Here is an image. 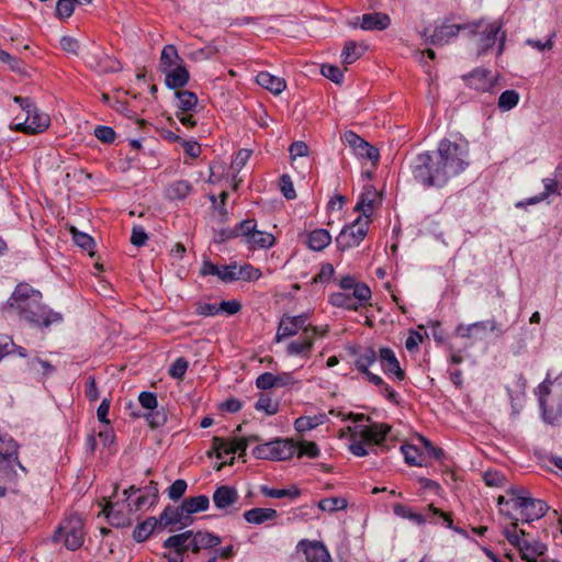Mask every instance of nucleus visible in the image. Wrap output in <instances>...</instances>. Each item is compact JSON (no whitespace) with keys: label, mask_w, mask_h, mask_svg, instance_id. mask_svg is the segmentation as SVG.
<instances>
[{"label":"nucleus","mask_w":562,"mask_h":562,"mask_svg":"<svg viewBox=\"0 0 562 562\" xmlns=\"http://www.w3.org/2000/svg\"><path fill=\"white\" fill-rule=\"evenodd\" d=\"M470 165L469 145L464 140L443 138L437 149L418 154L411 162L413 179L422 187L442 188Z\"/></svg>","instance_id":"obj_1"},{"label":"nucleus","mask_w":562,"mask_h":562,"mask_svg":"<svg viewBox=\"0 0 562 562\" xmlns=\"http://www.w3.org/2000/svg\"><path fill=\"white\" fill-rule=\"evenodd\" d=\"M42 292L26 282L19 283L2 304L3 317L16 316L32 328L44 329L63 322V315L42 302Z\"/></svg>","instance_id":"obj_2"},{"label":"nucleus","mask_w":562,"mask_h":562,"mask_svg":"<svg viewBox=\"0 0 562 562\" xmlns=\"http://www.w3.org/2000/svg\"><path fill=\"white\" fill-rule=\"evenodd\" d=\"M508 498L499 496L497 503L518 517V522L530 524L542 518L549 510V506L542 499L535 498L521 486L510 487L507 491Z\"/></svg>","instance_id":"obj_3"},{"label":"nucleus","mask_w":562,"mask_h":562,"mask_svg":"<svg viewBox=\"0 0 562 562\" xmlns=\"http://www.w3.org/2000/svg\"><path fill=\"white\" fill-rule=\"evenodd\" d=\"M393 512L397 517L408 519L418 526L425 525L427 521L438 524V520L441 519L447 528L452 529L460 535H465L463 529L453 525V520L449 514L436 508L432 504L427 506L425 514L415 513L411 507L403 504H395L393 506Z\"/></svg>","instance_id":"obj_4"},{"label":"nucleus","mask_w":562,"mask_h":562,"mask_svg":"<svg viewBox=\"0 0 562 562\" xmlns=\"http://www.w3.org/2000/svg\"><path fill=\"white\" fill-rule=\"evenodd\" d=\"M481 27L474 33L479 34L477 41V55H485L495 44H497V56H501L505 49L506 33L502 32L503 22L493 21L491 23H484L483 20Z\"/></svg>","instance_id":"obj_5"},{"label":"nucleus","mask_w":562,"mask_h":562,"mask_svg":"<svg viewBox=\"0 0 562 562\" xmlns=\"http://www.w3.org/2000/svg\"><path fill=\"white\" fill-rule=\"evenodd\" d=\"M481 21H474L464 24H449L447 22L435 27L431 35L427 36V31H423L420 36L425 38V43L435 46H443L456 38L461 31H468L469 33H475L481 27Z\"/></svg>","instance_id":"obj_6"},{"label":"nucleus","mask_w":562,"mask_h":562,"mask_svg":"<svg viewBox=\"0 0 562 562\" xmlns=\"http://www.w3.org/2000/svg\"><path fill=\"white\" fill-rule=\"evenodd\" d=\"M18 443L7 435H0V480L11 481L15 476V465L22 471L25 468L18 460Z\"/></svg>","instance_id":"obj_7"},{"label":"nucleus","mask_w":562,"mask_h":562,"mask_svg":"<svg viewBox=\"0 0 562 562\" xmlns=\"http://www.w3.org/2000/svg\"><path fill=\"white\" fill-rule=\"evenodd\" d=\"M551 385H553V381L547 376L538 385L536 392L539 397L542 418L548 424H553L562 416V400L552 396Z\"/></svg>","instance_id":"obj_8"},{"label":"nucleus","mask_w":562,"mask_h":562,"mask_svg":"<svg viewBox=\"0 0 562 562\" xmlns=\"http://www.w3.org/2000/svg\"><path fill=\"white\" fill-rule=\"evenodd\" d=\"M83 522L80 517L71 516L55 531L54 541H64L68 550L75 551L83 543Z\"/></svg>","instance_id":"obj_9"},{"label":"nucleus","mask_w":562,"mask_h":562,"mask_svg":"<svg viewBox=\"0 0 562 562\" xmlns=\"http://www.w3.org/2000/svg\"><path fill=\"white\" fill-rule=\"evenodd\" d=\"M369 223V220L358 216L351 224L345 226L336 237L338 249L345 251L359 246L367 236Z\"/></svg>","instance_id":"obj_10"},{"label":"nucleus","mask_w":562,"mask_h":562,"mask_svg":"<svg viewBox=\"0 0 562 562\" xmlns=\"http://www.w3.org/2000/svg\"><path fill=\"white\" fill-rule=\"evenodd\" d=\"M370 299V288L366 283H360L351 295L344 292H336L329 296L328 302L336 307L358 311L360 307L366 306Z\"/></svg>","instance_id":"obj_11"},{"label":"nucleus","mask_w":562,"mask_h":562,"mask_svg":"<svg viewBox=\"0 0 562 562\" xmlns=\"http://www.w3.org/2000/svg\"><path fill=\"white\" fill-rule=\"evenodd\" d=\"M25 117L23 121L20 116H16L14 121V130L24 134L34 135L47 130L50 123V119L47 114L40 112L36 105L33 103L32 108L24 111Z\"/></svg>","instance_id":"obj_12"},{"label":"nucleus","mask_w":562,"mask_h":562,"mask_svg":"<svg viewBox=\"0 0 562 562\" xmlns=\"http://www.w3.org/2000/svg\"><path fill=\"white\" fill-rule=\"evenodd\" d=\"M295 562H333L326 546L316 540L303 539L296 544Z\"/></svg>","instance_id":"obj_13"},{"label":"nucleus","mask_w":562,"mask_h":562,"mask_svg":"<svg viewBox=\"0 0 562 562\" xmlns=\"http://www.w3.org/2000/svg\"><path fill=\"white\" fill-rule=\"evenodd\" d=\"M85 60L91 69L100 74L116 72L121 70L120 61L108 55L101 48L88 52Z\"/></svg>","instance_id":"obj_14"},{"label":"nucleus","mask_w":562,"mask_h":562,"mask_svg":"<svg viewBox=\"0 0 562 562\" xmlns=\"http://www.w3.org/2000/svg\"><path fill=\"white\" fill-rule=\"evenodd\" d=\"M248 446L249 439H245L244 437H234L231 440L222 437H213L212 439V449L214 450L217 459H221L223 454L234 453H238L239 458H244Z\"/></svg>","instance_id":"obj_15"},{"label":"nucleus","mask_w":562,"mask_h":562,"mask_svg":"<svg viewBox=\"0 0 562 562\" xmlns=\"http://www.w3.org/2000/svg\"><path fill=\"white\" fill-rule=\"evenodd\" d=\"M342 138L345 143L352 148L355 155L371 160L374 164L378 162L380 158L379 150L361 138L357 133L346 131Z\"/></svg>","instance_id":"obj_16"},{"label":"nucleus","mask_w":562,"mask_h":562,"mask_svg":"<svg viewBox=\"0 0 562 562\" xmlns=\"http://www.w3.org/2000/svg\"><path fill=\"white\" fill-rule=\"evenodd\" d=\"M467 85L479 92H492L497 82V77L491 70L476 68L464 76Z\"/></svg>","instance_id":"obj_17"},{"label":"nucleus","mask_w":562,"mask_h":562,"mask_svg":"<svg viewBox=\"0 0 562 562\" xmlns=\"http://www.w3.org/2000/svg\"><path fill=\"white\" fill-rule=\"evenodd\" d=\"M193 522V518L184 512V506L181 503L180 506H167L159 516V527L165 529L169 526L179 525L180 528L190 526Z\"/></svg>","instance_id":"obj_18"},{"label":"nucleus","mask_w":562,"mask_h":562,"mask_svg":"<svg viewBox=\"0 0 562 562\" xmlns=\"http://www.w3.org/2000/svg\"><path fill=\"white\" fill-rule=\"evenodd\" d=\"M103 513L109 522L114 527H125L131 522L127 502H125V499L122 503L108 501L103 507Z\"/></svg>","instance_id":"obj_19"},{"label":"nucleus","mask_w":562,"mask_h":562,"mask_svg":"<svg viewBox=\"0 0 562 562\" xmlns=\"http://www.w3.org/2000/svg\"><path fill=\"white\" fill-rule=\"evenodd\" d=\"M391 24V18L389 14L383 12L366 13L356 19L352 22L353 27H360L364 31H383L386 30Z\"/></svg>","instance_id":"obj_20"},{"label":"nucleus","mask_w":562,"mask_h":562,"mask_svg":"<svg viewBox=\"0 0 562 562\" xmlns=\"http://www.w3.org/2000/svg\"><path fill=\"white\" fill-rule=\"evenodd\" d=\"M316 330L317 327L315 326L304 328V331L297 340L288 344L286 353L289 356H307L313 348Z\"/></svg>","instance_id":"obj_21"},{"label":"nucleus","mask_w":562,"mask_h":562,"mask_svg":"<svg viewBox=\"0 0 562 562\" xmlns=\"http://www.w3.org/2000/svg\"><path fill=\"white\" fill-rule=\"evenodd\" d=\"M212 499L214 506L217 509L228 514L229 508H232L238 502L239 495L236 487L229 485H221L215 488Z\"/></svg>","instance_id":"obj_22"},{"label":"nucleus","mask_w":562,"mask_h":562,"mask_svg":"<svg viewBox=\"0 0 562 562\" xmlns=\"http://www.w3.org/2000/svg\"><path fill=\"white\" fill-rule=\"evenodd\" d=\"M307 316L305 314L296 316H283L279 323L276 340L280 341L285 337H291L297 334L300 329L306 328L305 323Z\"/></svg>","instance_id":"obj_23"},{"label":"nucleus","mask_w":562,"mask_h":562,"mask_svg":"<svg viewBox=\"0 0 562 562\" xmlns=\"http://www.w3.org/2000/svg\"><path fill=\"white\" fill-rule=\"evenodd\" d=\"M379 359L383 368V371L386 374H393L398 381L404 380L405 373L401 369L400 362L391 348H381L379 351Z\"/></svg>","instance_id":"obj_24"},{"label":"nucleus","mask_w":562,"mask_h":562,"mask_svg":"<svg viewBox=\"0 0 562 562\" xmlns=\"http://www.w3.org/2000/svg\"><path fill=\"white\" fill-rule=\"evenodd\" d=\"M164 74L166 87L172 90L183 88L190 80V74L184 64L170 68Z\"/></svg>","instance_id":"obj_25"},{"label":"nucleus","mask_w":562,"mask_h":562,"mask_svg":"<svg viewBox=\"0 0 562 562\" xmlns=\"http://www.w3.org/2000/svg\"><path fill=\"white\" fill-rule=\"evenodd\" d=\"M390 431V425L373 423L370 426L363 427L360 430V436L364 441L373 442L380 446L385 440V437Z\"/></svg>","instance_id":"obj_26"},{"label":"nucleus","mask_w":562,"mask_h":562,"mask_svg":"<svg viewBox=\"0 0 562 562\" xmlns=\"http://www.w3.org/2000/svg\"><path fill=\"white\" fill-rule=\"evenodd\" d=\"M376 191L373 187H366L363 192L360 194L356 205L355 211L360 212L363 220H369L373 211L374 202H375Z\"/></svg>","instance_id":"obj_27"},{"label":"nucleus","mask_w":562,"mask_h":562,"mask_svg":"<svg viewBox=\"0 0 562 562\" xmlns=\"http://www.w3.org/2000/svg\"><path fill=\"white\" fill-rule=\"evenodd\" d=\"M499 512L501 514L506 515L507 517L513 519V522L504 529V536L510 544H513L519 550L524 541H526L525 539H522V537L526 536V531L524 529H520L519 532L517 531V516H514L509 510L505 512V508L503 507H501Z\"/></svg>","instance_id":"obj_28"},{"label":"nucleus","mask_w":562,"mask_h":562,"mask_svg":"<svg viewBox=\"0 0 562 562\" xmlns=\"http://www.w3.org/2000/svg\"><path fill=\"white\" fill-rule=\"evenodd\" d=\"M547 550V546L541 541L526 540L521 544L519 552L521 554V559L526 562H538V559L543 557Z\"/></svg>","instance_id":"obj_29"},{"label":"nucleus","mask_w":562,"mask_h":562,"mask_svg":"<svg viewBox=\"0 0 562 562\" xmlns=\"http://www.w3.org/2000/svg\"><path fill=\"white\" fill-rule=\"evenodd\" d=\"M256 81L260 87L269 90L273 94H280L286 87L283 78L268 71H260L256 77Z\"/></svg>","instance_id":"obj_30"},{"label":"nucleus","mask_w":562,"mask_h":562,"mask_svg":"<svg viewBox=\"0 0 562 562\" xmlns=\"http://www.w3.org/2000/svg\"><path fill=\"white\" fill-rule=\"evenodd\" d=\"M274 461L288 460L296 452V443L292 439L277 438L272 440Z\"/></svg>","instance_id":"obj_31"},{"label":"nucleus","mask_w":562,"mask_h":562,"mask_svg":"<svg viewBox=\"0 0 562 562\" xmlns=\"http://www.w3.org/2000/svg\"><path fill=\"white\" fill-rule=\"evenodd\" d=\"M278 517V512L273 508H251L244 513V518L247 522L254 525H261L268 520H273Z\"/></svg>","instance_id":"obj_32"},{"label":"nucleus","mask_w":562,"mask_h":562,"mask_svg":"<svg viewBox=\"0 0 562 562\" xmlns=\"http://www.w3.org/2000/svg\"><path fill=\"white\" fill-rule=\"evenodd\" d=\"M181 64H183V59L179 56L176 46L172 44L164 46L159 61L161 72Z\"/></svg>","instance_id":"obj_33"},{"label":"nucleus","mask_w":562,"mask_h":562,"mask_svg":"<svg viewBox=\"0 0 562 562\" xmlns=\"http://www.w3.org/2000/svg\"><path fill=\"white\" fill-rule=\"evenodd\" d=\"M156 528H160L159 518L148 517L134 528L133 539L136 542H144L151 536Z\"/></svg>","instance_id":"obj_34"},{"label":"nucleus","mask_w":562,"mask_h":562,"mask_svg":"<svg viewBox=\"0 0 562 562\" xmlns=\"http://www.w3.org/2000/svg\"><path fill=\"white\" fill-rule=\"evenodd\" d=\"M191 536H193V530H187L181 533L172 535L164 541L162 547L165 549H173L175 552L184 554V552L189 550L187 542Z\"/></svg>","instance_id":"obj_35"},{"label":"nucleus","mask_w":562,"mask_h":562,"mask_svg":"<svg viewBox=\"0 0 562 562\" xmlns=\"http://www.w3.org/2000/svg\"><path fill=\"white\" fill-rule=\"evenodd\" d=\"M331 241V236L327 229L318 228L308 234L307 246L315 251L325 249Z\"/></svg>","instance_id":"obj_36"},{"label":"nucleus","mask_w":562,"mask_h":562,"mask_svg":"<svg viewBox=\"0 0 562 562\" xmlns=\"http://www.w3.org/2000/svg\"><path fill=\"white\" fill-rule=\"evenodd\" d=\"M184 512L192 517L193 514L205 512L210 506V498L206 495L187 497L182 501Z\"/></svg>","instance_id":"obj_37"},{"label":"nucleus","mask_w":562,"mask_h":562,"mask_svg":"<svg viewBox=\"0 0 562 562\" xmlns=\"http://www.w3.org/2000/svg\"><path fill=\"white\" fill-rule=\"evenodd\" d=\"M542 182L544 186V191L542 193H540L539 195L529 198L527 200L517 202L516 207L521 209V207H525L526 205L537 204V203L543 201L544 199H547L551 193L555 192L558 183L554 179L546 178L542 180Z\"/></svg>","instance_id":"obj_38"},{"label":"nucleus","mask_w":562,"mask_h":562,"mask_svg":"<svg viewBox=\"0 0 562 562\" xmlns=\"http://www.w3.org/2000/svg\"><path fill=\"white\" fill-rule=\"evenodd\" d=\"M175 94L178 99V109L181 112H190L195 109L198 104V97L194 92L189 90H177Z\"/></svg>","instance_id":"obj_39"},{"label":"nucleus","mask_w":562,"mask_h":562,"mask_svg":"<svg viewBox=\"0 0 562 562\" xmlns=\"http://www.w3.org/2000/svg\"><path fill=\"white\" fill-rule=\"evenodd\" d=\"M260 492L267 496L272 498H296L301 495V491L296 486H292L290 488H271L266 485L260 487Z\"/></svg>","instance_id":"obj_40"},{"label":"nucleus","mask_w":562,"mask_h":562,"mask_svg":"<svg viewBox=\"0 0 562 562\" xmlns=\"http://www.w3.org/2000/svg\"><path fill=\"white\" fill-rule=\"evenodd\" d=\"M324 423V415L301 416L295 419L294 428L299 432H305L316 428Z\"/></svg>","instance_id":"obj_41"},{"label":"nucleus","mask_w":562,"mask_h":562,"mask_svg":"<svg viewBox=\"0 0 562 562\" xmlns=\"http://www.w3.org/2000/svg\"><path fill=\"white\" fill-rule=\"evenodd\" d=\"M519 100L520 95L516 90H505L498 98L497 106L499 111L507 112L517 106Z\"/></svg>","instance_id":"obj_42"},{"label":"nucleus","mask_w":562,"mask_h":562,"mask_svg":"<svg viewBox=\"0 0 562 562\" xmlns=\"http://www.w3.org/2000/svg\"><path fill=\"white\" fill-rule=\"evenodd\" d=\"M274 241L276 239L272 234L257 229L250 235L249 239H247V243L256 248H269L274 245Z\"/></svg>","instance_id":"obj_43"},{"label":"nucleus","mask_w":562,"mask_h":562,"mask_svg":"<svg viewBox=\"0 0 562 562\" xmlns=\"http://www.w3.org/2000/svg\"><path fill=\"white\" fill-rule=\"evenodd\" d=\"M401 451L404 456V460L405 462L411 465V467H424L426 465L423 461V458H422V454L418 450V448H416L415 446L413 445H402L401 446Z\"/></svg>","instance_id":"obj_44"},{"label":"nucleus","mask_w":562,"mask_h":562,"mask_svg":"<svg viewBox=\"0 0 562 562\" xmlns=\"http://www.w3.org/2000/svg\"><path fill=\"white\" fill-rule=\"evenodd\" d=\"M348 502L344 497H327L318 502L317 507L323 512L335 513L346 509Z\"/></svg>","instance_id":"obj_45"},{"label":"nucleus","mask_w":562,"mask_h":562,"mask_svg":"<svg viewBox=\"0 0 562 562\" xmlns=\"http://www.w3.org/2000/svg\"><path fill=\"white\" fill-rule=\"evenodd\" d=\"M139 495L135 498L133 496L127 499V495H124L125 502H127L128 513H137L144 512L150 508L155 503L147 498V496L143 493H138Z\"/></svg>","instance_id":"obj_46"},{"label":"nucleus","mask_w":562,"mask_h":562,"mask_svg":"<svg viewBox=\"0 0 562 562\" xmlns=\"http://www.w3.org/2000/svg\"><path fill=\"white\" fill-rule=\"evenodd\" d=\"M136 493L145 494L147 496V498H149L150 501H153L156 504L157 498H158L157 483L154 482V481H150L149 484L146 485L143 488H137L135 486H130L128 488H125L123 491V495H127V499H130Z\"/></svg>","instance_id":"obj_47"},{"label":"nucleus","mask_w":562,"mask_h":562,"mask_svg":"<svg viewBox=\"0 0 562 562\" xmlns=\"http://www.w3.org/2000/svg\"><path fill=\"white\" fill-rule=\"evenodd\" d=\"M363 53V49L355 42L348 41L345 44V47L341 53L342 63L346 65H350L358 60Z\"/></svg>","instance_id":"obj_48"},{"label":"nucleus","mask_w":562,"mask_h":562,"mask_svg":"<svg viewBox=\"0 0 562 562\" xmlns=\"http://www.w3.org/2000/svg\"><path fill=\"white\" fill-rule=\"evenodd\" d=\"M376 361V352L373 348H366L361 353L358 355L355 366L361 372H367L374 362Z\"/></svg>","instance_id":"obj_49"},{"label":"nucleus","mask_w":562,"mask_h":562,"mask_svg":"<svg viewBox=\"0 0 562 562\" xmlns=\"http://www.w3.org/2000/svg\"><path fill=\"white\" fill-rule=\"evenodd\" d=\"M192 190V186L187 180H179L172 183L168 189V195L171 199L182 200L187 198Z\"/></svg>","instance_id":"obj_50"},{"label":"nucleus","mask_w":562,"mask_h":562,"mask_svg":"<svg viewBox=\"0 0 562 562\" xmlns=\"http://www.w3.org/2000/svg\"><path fill=\"white\" fill-rule=\"evenodd\" d=\"M196 536L200 547L202 549H212L222 543V538L207 530H199L194 532Z\"/></svg>","instance_id":"obj_51"},{"label":"nucleus","mask_w":562,"mask_h":562,"mask_svg":"<svg viewBox=\"0 0 562 562\" xmlns=\"http://www.w3.org/2000/svg\"><path fill=\"white\" fill-rule=\"evenodd\" d=\"M145 418L151 428H158L167 423V413L164 407L149 411L145 414Z\"/></svg>","instance_id":"obj_52"},{"label":"nucleus","mask_w":562,"mask_h":562,"mask_svg":"<svg viewBox=\"0 0 562 562\" xmlns=\"http://www.w3.org/2000/svg\"><path fill=\"white\" fill-rule=\"evenodd\" d=\"M71 234H72V239L77 246H79L80 248H82L87 251L92 250V248L94 247V240L90 235L79 232L75 227L71 228Z\"/></svg>","instance_id":"obj_53"},{"label":"nucleus","mask_w":562,"mask_h":562,"mask_svg":"<svg viewBox=\"0 0 562 562\" xmlns=\"http://www.w3.org/2000/svg\"><path fill=\"white\" fill-rule=\"evenodd\" d=\"M296 453L299 458L306 456L308 458H317L321 453L318 446L314 441H301L296 445Z\"/></svg>","instance_id":"obj_54"},{"label":"nucleus","mask_w":562,"mask_h":562,"mask_svg":"<svg viewBox=\"0 0 562 562\" xmlns=\"http://www.w3.org/2000/svg\"><path fill=\"white\" fill-rule=\"evenodd\" d=\"M279 187L280 191L286 200H294L296 198V192L292 179L288 173H284L280 177Z\"/></svg>","instance_id":"obj_55"},{"label":"nucleus","mask_w":562,"mask_h":562,"mask_svg":"<svg viewBox=\"0 0 562 562\" xmlns=\"http://www.w3.org/2000/svg\"><path fill=\"white\" fill-rule=\"evenodd\" d=\"M321 72L325 78H328L335 83H340L344 80V72L337 66L324 64L322 65Z\"/></svg>","instance_id":"obj_56"},{"label":"nucleus","mask_w":562,"mask_h":562,"mask_svg":"<svg viewBox=\"0 0 562 562\" xmlns=\"http://www.w3.org/2000/svg\"><path fill=\"white\" fill-rule=\"evenodd\" d=\"M218 273L220 274L217 276V278L225 283H231V282L238 280V276L236 274L237 273V265L236 263H231V265H225V266L218 267Z\"/></svg>","instance_id":"obj_57"},{"label":"nucleus","mask_w":562,"mask_h":562,"mask_svg":"<svg viewBox=\"0 0 562 562\" xmlns=\"http://www.w3.org/2000/svg\"><path fill=\"white\" fill-rule=\"evenodd\" d=\"M238 280L243 279L244 281H256L261 278V271L255 268L251 265H244L239 269L237 268Z\"/></svg>","instance_id":"obj_58"},{"label":"nucleus","mask_w":562,"mask_h":562,"mask_svg":"<svg viewBox=\"0 0 562 562\" xmlns=\"http://www.w3.org/2000/svg\"><path fill=\"white\" fill-rule=\"evenodd\" d=\"M255 407L257 411H263L267 415H274L278 413L279 405L269 396L261 395L256 402Z\"/></svg>","instance_id":"obj_59"},{"label":"nucleus","mask_w":562,"mask_h":562,"mask_svg":"<svg viewBox=\"0 0 562 562\" xmlns=\"http://www.w3.org/2000/svg\"><path fill=\"white\" fill-rule=\"evenodd\" d=\"M188 369V361L183 358H177L169 367L168 373L173 379H182Z\"/></svg>","instance_id":"obj_60"},{"label":"nucleus","mask_w":562,"mask_h":562,"mask_svg":"<svg viewBox=\"0 0 562 562\" xmlns=\"http://www.w3.org/2000/svg\"><path fill=\"white\" fill-rule=\"evenodd\" d=\"M272 447V440L258 445L254 448L252 454L257 459L274 461Z\"/></svg>","instance_id":"obj_61"},{"label":"nucleus","mask_w":562,"mask_h":562,"mask_svg":"<svg viewBox=\"0 0 562 562\" xmlns=\"http://www.w3.org/2000/svg\"><path fill=\"white\" fill-rule=\"evenodd\" d=\"M251 154H252V151L249 149L243 148V149L238 150L234 160L232 161V165H231L232 170L235 172H239L245 167V165L247 164L249 158L251 157Z\"/></svg>","instance_id":"obj_62"},{"label":"nucleus","mask_w":562,"mask_h":562,"mask_svg":"<svg viewBox=\"0 0 562 562\" xmlns=\"http://www.w3.org/2000/svg\"><path fill=\"white\" fill-rule=\"evenodd\" d=\"M257 223L255 220L247 218L235 226L237 236H245L246 240L256 232Z\"/></svg>","instance_id":"obj_63"},{"label":"nucleus","mask_w":562,"mask_h":562,"mask_svg":"<svg viewBox=\"0 0 562 562\" xmlns=\"http://www.w3.org/2000/svg\"><path fill=\"white\" fill-rule=\"evenodd\" d=\"M188 484L184 480L178 479L176 480L169 487H168V496L172 501H177L181 498L186 491H187Z\"/></svg>","instance_id":"obj_64"}]
</instances>
